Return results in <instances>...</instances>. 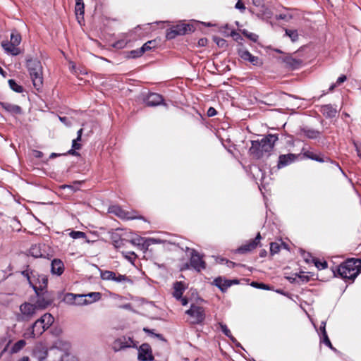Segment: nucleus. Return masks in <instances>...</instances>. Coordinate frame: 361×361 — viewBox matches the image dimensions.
Wrapping results in <instances>:
<instances>
[{"label": "nucleus", "instance_id": "nucleus-1", "mask_svg": "<svg viewBox=\"0 0 361 361\" xmlns=\"http://www.w3.org/2000/svg\"><path fill=\"white\" fill-rule=\"evenodd\" d=\"M277 140V135L272 134L267 135L260 140H252L249 152L254 158L257 159L264 156H269Z\"/></svg>", "mask_w": 361, "mask_h": 361}, {"label": "nucleus", "instance_id": "nucleus-2", "mask_svg": "<svg viewBox=\"0 0 361 361\" xmlns=\"http://www.w3.org/2000/svg\"><path fill=\"white\" fill-rule=\"evenodd\" d=\"M336 271L342 279L354 281L361 271V260L355 258L348 259L336 268Z\"/></svg>", "mask_w": 361, "mask_h": 361}, {"label": "nucleus", "instance_id": "nucleus-3", "mask_svg": "<svg viewBox=\"0 0 361 361\" xmlns=\"http://www.w3.org/2000/svg\"><path fill=\"white\" fill-rule=\"evenodd\" d=\"M26 67L32 80L34 87L39 90L43 84L42 66L39 60L30 56L26 58Z\"/></svg>", "mask_w": 361, "mask_h": 361}, {"label": "nucleus", "instance_id": "nucleus-4", "mask_svg": "<svg viewBox=\"0 0 361 361\" xmlns=\"http://www.w3.org/2000/svg\"><path fill=\"white\" fill-rule=\"evenodd\" d=\"M54 319L49 313L44 314L32 325L31 337L35 338L41 336L53 324Z\"/></svg>", "mask_w": 361, "mask_h": 361}, {"label": "nucleus", "instance_id": "nucleus-5", "mask_svg": "<svg viewBox=\"0 0 361 361\" xmlns=\"http://www.w3.org/2000/svg\"><path fill=\"white\" fill-rule=\"evenodd\" d=\"M50 304L48 301L44 300L38 299L37 305H33L29 302H24L20 306V320L22 321H30L36 314L37 307L46 308Z\"/></svg>", "mask_w": 361, "mask_h": 361}, {"label": "nucleus", "instance_id": "nucleus-6", "mask_svg": "<svg viewBox=\"0 0 361 361\" xmlns=\"http://www.w3.org/2000/svg\"><path fill=\"white\" fill-rule=\"evenodd\" d=\"M22 275L27 279L29 284L33 288L37 293H38L37 290H42L47 287L48 281L44 276H40L29 269L23 271Z\"/></svg>", "mask_w": 361, "mask_h": 361}, {"label": "nucleus", "instance_id": "nucleus-7", "mask_svg": "<svg viewBox=\"0 0 361 361\" xmlns=\"http://www.w3.org/2000/svg\"><path fill=\"white\" fill-rule=\"evenodd\" d=\"M185 314L188 315V321L191 324H202L206 317L204 308L195 304H192Z\"/></svg>", "mask_w": 361, "mask_h": 361}, {"label": "nucleus", "instance_id": "nucleus-8", "mask_svg": "<svg viewBox=\"0 0 361 361\" xmlns=\"http://www.w3.org/2000/svg\"><path fill=\"white\" fill-rule=\"evenodd\" d=\"M185 251L190 252V264L185 265L186 269H189L190 266L198 272L206 269V262L203 260V256L196 250L187 247Z\"/></svg>", "mask_w": 361, "mask_h": 361}, {"label": "nucleus", "instance_id": "nucleus-9", "mask_svg": "<svg viewBox=\"0 0 361 361\" xmlns=\"http://www.w3.org/2000/svg\"><path fill=\"white\" fill-rule=\"evenodd\" d=\"M188 30H190V26L188 24H177L166 30V37L168 39H172L178 35H185Z\"/></svg>", "mask_w": 361, "mask_h": 361}, {"label": "nucleus", "instance_id": "nucleus-10", "mask_svg": "<svg viewBox=\"0 0 361 361\" xmlns=\"http://www.w3.org/2000/svg\"><path fill=\"white\" fill-rule=\"evenodd\" d=\"M261 238L260 233H258L255 239L250 240L245 244L239 247L236 250V252L240 254H245L255 250L259 245Z\"/></svg>", "mask_w": 361, "mask_h": 361}, {"label": "nucleus", "instance_id": "nucleus-11", "mask_svg": "<svg viewBox=\"0 0 361 361\" xmlns=\"http://www.w3.org/2000/svg\"><path fill=\"white\" fill-rule=\"evenodd\" d=\"M137 358L141 361H152L154 360L151 346L148 343H143L140 346Z\"/></svg>", "mask_w": 361, "mask_h": 361}, {"label": "nucleus", "instance_id": "nucleus-12", "mask_svg": "<svg viewBox=\"0 0 361 361\" xmlns=\"http://www.w3.org/2000/svg\"><path fill=\"white\" fill-rule=\"evenodd\" d=\"M145 104L148 106H156L163 103V97L158 93L149 94L144 100Z\"/></svg>", "mask_w": 361, "mask_h": 361}, {"label": "nucleus", "instance_id": "nucleus-13", "mask_svg": "<svg viewBox=\"0 0 361 361\" xmlns=\"http://www.w3.org/2000/svg\"><path fill=\"white\" fill-rule=\"evenodd\" d=\"M297 155L291 153L280 155L277 164L278 168L281 169L290 164L295 161V160L297 159Z\"/></svg>", "mask_w": 361, "mask_h": 361}, {"label": "nucleus", "instance_id": "nucleus-14", "mask_svg": "<svg viewBox=\"0 0 361 361\" xmlns=\"http://www.w3.org/2000/svg\"><path fill=\"white\" fill-rule=\"evenodd\" d=\"M66 300L70 301L76 305H82L88 304L85 295H77L73 293H68L66 295Z\"/></svg>", "mask_w": 361, "mask_h": 361}, {"label": "nucleus", "instance_id": "nucleus-15", "mask_svg": "<svg viewBox=\"0 0 361 361\" xmlns=\"http://www.w3.org/2000/svg\"><path fill=\"white\" fill-rule=\"evenodd\" d=\"M1 47L6 54L11 56H17L21 53V50L18 46L13 44L7 40L1 42Z\"/></svg>", "mask_w": 361, "mask_h": 361}, {"label": "nucleus", "instance_id": "nucleus-16", "mask_svg": "<svg viewBox=\"0 0 361 361\" xmlns=\"http://www.w3.org/2000/svg\"><path fill=\"white\" fill-rule=\"evenodd\" d=\"M0 106L7 112L12 115H20L23 113L22 108L9 102H0Z\"/></svg>", "mask_w": 361, "mask_h": 361}, {"label": "nucleus", "instance_id": "nucleus-17", "mask_svg": "<svg viewBox=\"0 0 361 361\" xmlns=\"http://www.w3.org/2000/svg\"><path fill=\"white\" fill-rule=\"evenodd\" d=\"M281 60L283 63H286V66L287 68L292 70H295L300 68L302 64L301 60L295 59L292 57L290 55H287L281 58Z\"/></svg>", "mask_w": 361, "mask_h": 361}, {"label": "nucleus", "instance_id": "nucleus-18", "mask_svg": "<svg viewBox=\"0 0 361 361\" xmlns=\"http://www.w3.org/2000/svg\"><path fill=\"white\" fill-rule=\"evenodd\" d=\"M214 283L216 286L222 292L226 291V290L234 283H238L236 280H226L223 279L221 277H218L214 279Z\"/></svg>", "mask_w": 361, "mask_h": 361}, {"label": "nucleus", "instance_id": "nucleus-19", "mask_svg": "<svg viewBox=\"0 0 361 361\" xmlns=\"http://www.w3.org/2000/svg\"><path fill=\"white\" fill-rule=\"evenodd\" d=\"M109 212L111 213L114 214L116 216L119 217L121 219H126V220H133V217L130 216L127 212V211L123 209L119 206H112L109 208Z\"/></svg>", "mask_w": 361, "mask_h": 361}, {"label": "nucleus", "instance_id": "nucleus-20", "mask_svg": "<svg viewBox=\"0 0 361 361\" xmlns=\"http://www.w3.org/2000/svg\"><path fill=\"white\" fill-rule=\"evenodd\" d=\"M51 273L53 274H56L57 276H61L64 271V264L63 262L59 259H54L51 262Z\"/></svg>", "mask_w": 361, "mask_h": 361}, {"label": "nucleus", "instance_id": "nucleus-21", "mask_svg": "<svg viewBox=\"0 0 361 361\" xmlns=\"http://www.w3.org/2000/svg\"><path fill=\"white\" fill-rule=\"evenodd\" d=\"M156 240L153 238L145 239L141 237H137L131 240V243L133 245H136L137 246L141 247V249L147 250L148 247L151 245L152 243L155 242Z\"/></svg>", "mask_w": 361, "mask_h": 361}, {"label": "nucleus", "instance_id": "nucleus-22", "mask_svg": "<svg viewBox=\"0 0 361 361\" xmlns=\"http://www.w3.org/2000/svg\"><path fill=\"white\" fill-rule=\"evenodd\" d=\"M322 114L328 118H334L337 114L336 109L331 104H326L321 106Z\"/></svg>", "mask_w": 361, "mask_h": 361}, {"label": "nucleus", "instance_id": "nucleus-23", "mask_svg": "<svg viewBox=\"0 0 361 361\" xmlns=\"http://www.w3.org/2000/svg\"><path fill=\"white\" fill-rule=\"evenodd\" d=\"M173 296L177 300H180L185 290V286L183 282L177 281L173 284Z\"/></svg>", "mask_w": 361, "mask_h": 361}, {"label": "nucleus", "instance_id": "nucleus-24", "mask_svg": "<svg viewBox=\"0 0 361 361\" xmlns=\"http://www.w3.org/2000/svg\"><path fill=\"white\" fill-rule=\"evenodd\" d=\"M34 355L39 360H44L48 355L47 350L43 346H37L33 351Z\"/></svg>", "mask_w": 361, "mask_h": 361}, {"label": "nucleus", "instance_id": "nucleus-25", "mask_svg": "<svg viewBox=\"0 0 361 361\" xmlns=\"http://www.w3.org/2000/svg\"><path fill=\"white\" fill-rule=\"evenodd\" d=\"M302 133L309 139H316L319 137L321 133L319 130L310 128H303L301 130Z\"/></svg>", "mask_w": 361, "mask_h": 361}, {"label": "nucleus", "instance_id": "nucleus-26", "mask_svg": "<svg viewBox=\"0 0 361 361\" xmlns=\"http://www.w3.org/2000/svg\"><path fill=\"white\" fill-rule=\"evenodd\" d=\"M303 155H304V157H305L308 159L315 160L319 162H324L328 159L327 157H324V156H322L321 154L314 153L313 152H311V151L305 152L303 153Z\"/></svg>", "mask_w": 361, "mask_h": 361}, {"label": "nucleus", "instance_id": "nucleus-27", "mask_svg": "<svg viewBox=\"0 0 361 361\" xmlns=\"http://www.w3.org/2000/svg\"><path fill=\"white\" fill-rule=\"evenodd\" d=\"M118 340L120 341V343L122 345L123 349L126 348L136 346L135 343H134L133 338L130 337H123L121 338H118Z\"/></svg>", "mask_w": 361, "mask_h": 361}, {"label": "nucleus", "instance_id": "nucleus-28", "mask_svg": "<svg viewBox=\"0 0 361 361\" xmlns=\"http://www.w3.org/2000/svg\"><path fill=\"white\" fill-rule=\"evenodd\" d=\"M29 253L31 256L37 258L42 257L43 254L41 251L40 246L39 245H32L29 250Z\"/></svg>", "mask_w": 361, "mask_h": 361}, {"label": "nucleus", "instance_id": "nucleus-29", "mask_svg": "<svg viewBox=\"0 0 361 361\" xmlns=\"http://www.w3.org/2000/svg\"><path fill=\"white\" fill-rule=\"evenodd\" d=\"M26 345V342L25 340H19L16 343L13 344L11 349V353H17L20 350H21Z\"/></svg>", "mask_w": 361, "mask_h": 361}, {"label": "nucleus", "instance_id": "nucleus-30", "mask_svg": "<svg viewBox=\"0 0 361 361\" xmlns=\"http://www.w3.org/2000/svg\"><path fill=\"white\" fill-rule=\"evenodd\" d=\"M116 273L112 271L105 270V271H100V276L102 280L106 281H113L114 279Z\"/></svg>", "mask_w": 361, "mask_h": 361}, {"label": "nucleus", "instance_id": "nucleus-31", "mask_svg": "<svg viewBox=\"0 0 361 361\" xmlns=\"http://www.w3.org/2000/svg\"><path fill=\"white\" fill-rule=\"evenodd\" d=\"M85 298H88V304L98 301L101 298V293L99 292H92L85 295Z\"/></svg>", "mask_w": 361, "mask_h": 361}, {"label": "nucleus", "instance_id": "nucleus-32", "mask_svg": "<svg viewBox=\"0 0 361 361\" xmlns=\"http://www.w3.org/2000/svg\"><path fill=\"white\" fill-rule=\"evenodd\" d=\"M9 42L18 47L21 42V36L20 33L16 31L12 32L11 35V40Z\"/></svg>", "mask_w": 361, "mask_h": 361}, {"label": "nucleus", "instance_id": "nucleus-33", "mask_svg": "<svg viewBox=\"0 0 361 361\" xmlns=\"http://www.w3.org/2000/svg\"><path fill=\"white\" fill-rule=\"evenodd\" d=\"M8 85L11 89L18 93H21L23 91V87L18 85L14 80H8Z\"/></svg>", "mask_w": 361, "mask_h": 361}, {"label": "nucleus", "instance_id": "nucleus-34", "mask_svg": "<svg viewBox=\"0 0 361 361\" xmlns=\"http://www.w3.org/2000/svg\"><path fill=\"white\" fill-rule=\"evenodd\" d=\"M143 54H144V52H143L142 48L140 47V49H137L131 50V51H128L127 53V57L135 59V58L140 57Z\"/></svg>", "mask_w": 361, "mask_h": 361}, {"label": "nucleus", "instance_id": "nucleus-35", "mask_svg": "<svg viewBox=\"0 0 361 361\" xmlns=\"http://www.w3.org/2000/svg\"><path fill=\"white\" fill-rule=\"evenodd\" d=\"M113 281H114L117 283H125V282L132 283V281L130 279H128V277H127L126 275H122L120 274H116Z\"/></svg>", "mask_w": 361, "mask_h": 361}, {"label": "nucleus", "instance_id": "nucleus-36", "mask_svg": "<svg viewBox=\"0 0 361 361\" xmlns=\"http://www.w3.org/2000/svg\"><path fill=\"white\" fill-rule=\"evenodd\" d=\"M241 32L244 36H245L252 42H256L258 40L259 37L257 35L252 32H250L247 30H243Z\"/></svg>", "mask_w": 361, "mask_h": 361}, {"label": "nucleus", "instance_id": "nucleus-37", "mask_svg": "<svg viewBox=\"0 0 361 361\" xmlns=\"http://www.w3.org/2000/svg\"><path fill=\"white\" fill-rule=\"evenodd\" d=\"M286 35L288 36L293 42H295L298 39V34L296 30L286 29Z\"/></svg>", "mask_w": 361, "mask_h": 361}, {"label": "nucleus", "instance_id": "nucleus-38", "mask_svg": "<svg viewBox=\"0 0 361 361\" xmlns=\"http://www.w3.org/2000/svg\"><path fill=\"white\" fill-rule=\"evenodd\" d=\"M69 235L73 239L86 238V234L82 231H73L69 233Z\"/></svg>", "mask_w": 361, "mask_h": 361}, {"label": "nucleus", "instance_id": "nucleus-39", "mask_svg": "<svg viewBox=\"0 0 361 361\" xmlns=\"http://www.w3.org/2000/svg\"><path fill=\"white\" fill-rule=\"evenodd\" d=\"M322 341L323 343L326 345L328 347H329L331 349H334V348L333 347L329 337H328V335H327V333L326 331V329H324V332H322Z\"/></svg>", "mask_w": 361, "mask_h": 361}, {"label": "nucleus", "instance_id": "nucleus-40", "mask_svg": "<svg viewBox=\"0 0 361 361\" xmlns=\"http://www.w3.org/2000/svg\"><path fill=\"white\" fill-rule=\"evenodd\" d=\"M75 14L76 16H81L82 18L83 17V15H84V11H85V5L84 4H75Z\"/></svg>", "mask_w": 361, "mask_h": 361}, {"label": "nucleus", "instance_id": "nucleus-41", "mask_svg": "<svg viewBox=\"0 0 361 361\" xmlns=\"http://www.w3.org/2000/svg\"><path fill=\"white\" fill-rule=\"evenodd\" d=\"M219 326L221 328V331L228 338H230L231 339H233V337L232 336V334L231 332V331L228 329V328L227 327V326L221 322H220L219 324Z\"/></svg>", "mask_w": 361, "mask_h": 361}, {"label": "nucleus", "instance_id": "nucleus-42", "mask_svg": "<svg viewBox=\"0 0 361 361\" xmlns=\"http://www.w3.org/2000/svg\"><path fill=\"white\" fill-rule=\"evenodd\" d=\"M238 54L245 61H248L251 56V53L245 49H239Z\"/></svg>", "mask_w": 361, "mask_h": 361}, {"label": "nucleus", "instance_id": "nucleus-43", "mask_svg": "<svg viewBox=\"0 0 361 361\" xmlns=\"http://www.w3.org/2000/svg\"><path fill=\"white\" fill-rule=\"evenodd\" d=\"M280 250V245L277 243H271L270 244V252L271 255L276 254Z\"/></svg>", "mask_w": 361, "mask_h": 361}, {"label": "nucleus", "instance_id": "nucleus-44", "mask_svg": "<svg viewBox=\"0 0 361 361\" xmlns=\"http://www.w3.org/2000/svg\"><path fill=\"white\" fill-rule=\"evenodd\" d=\"M154 47V41H148L146 43H145L142 47H141L143 52L145 53L147 51L151 50L152 47Z\"/></svg>", "mask_w": 361, "mask_h": 361}, {"label": "nucleus", "instance_id": "nucleus-45", "mask_svg": "<svg viewBox=\"0 0 361 361\" xmlns=\"http://www.w3.org/2000/svg\"><path fill=\"white\" fill-rule=\"evenodd\" d=\"M127 44V42L126 40H118L113 44V47L116 49H123Z\"/></svg>", "mask_w": 361, "mask_h": 361}, {"label": "nucleus", "instance_id": "nucleus-46", "mask_svg": "<svg viewBox=\"0 0 361 361\" xmlns=\"http://www.w3.org/2000/svg\"><path fill=\"white\" fill-rule=\"evenodd\" d=\"M128 214H129L128 215L131 217H133V219H142L144 220V217L141 215H139L138 214V212L137 211H135V210H131V211H127Z\"/></svg>", "mask_w": 361, "mask_h": 361}, {"label": "nucleus", "instance_id": "nucleus-47", "mask_svg": "<svg viewBox=\"0 0 361 361\" xmlns=\"http://www.w3.org/2000/svg\"><path fill=\"white\" fill-rule=\"evenodd\" d=\"M252 286L255 288H261V289H264V290H270L271 289L268 285H267L265 283H262L252 282Z\"/></svg>", "mask_w": 361, "mask_h": 361}, {"label": "nucleus", "instance_id": "nucleus-48", "mask_svg": "<svg viewBox=\"0 0 361 361\" xmlns=\"http://www.w3.org/2000/svg\"><path fill=\"white\" fill-rule=\"evenodd\" d=\"M314 264L319 269H324L327 267V262L326 261L321 262L317 259L314 262Z\"/></svg>", "mask_w": 361, "mask_h": 361}, {"label": "nucleus", "instance_id": "nucleus-49", "mask_svg": "<svg viewBox=\"0 0 361 361\" xmlns=\"http://www.w3.org/2000/svg\"><path fill=\"white\" fill-rule=\"evenodd\" d=\"M214 41L220 47H223L224 45L226 44V41L225 39L217 37H214Z\"/></svg>", "mask_w": 361, "mask_h": 361}, {"label": "nucleus", "instance_id": "nucleus-50", "mask_svg": "<svg viewBox=\"0 0 361 361\" xmlns=\"http://www.w3.org/2000/svg\"><path fill=\"white\" fill-rule=\"evenodd\" d=\"M113 349L114 351H118L123 349L122 345L120 343V341L116 339L113 343Z\"/></svg>", "mask_w": 361, "mask_h": 361}, {"label": "nucleus", "instance_id": "nucleus-51", "mask_svg": "<svg viewBox=\"0 0 361 361\" xmlns=\"http://www.w3.org/2000/svg\"><path fill=\"white\" fill-rule=\"evenodd\" d=\"M231 36H232L235 41L239 42L243 39L242 36L235 30L231 31Z\"/></svg>", "mask_w": 361, "mask_h": 361}, {"label": "nucleus", "instance_id": "nucleus-52", "mask_svg": "<svg viewBox=\"0 0 361 361\" xmlns=\"http://www.w3.org/2000/svg\"><path fill=\"white\" fill-rule=\"evenodd\" d=\"M300 281L302 283H307L310 281V276L305 275L304 274H300L296 275Z\"/></svg>", "mask_w": 361, "mask_h": 361}, {"label": "nucleus", "instance_id": "nucleus-53", "mask_svg": "<svg viewBox=\"0 0 361 361\" xmlns=\"http://www.w3.org/2000/svg\"><path fill=\"white\" fill-rule=\"evenodd\" d=\"M81 140H78V138L74 139L72 142V147L74 149H80L82 147L81 144L79 143Z\"/></svg>", "mask_w": 361, "mask_h": 361}, {"label": "nucleus", "instance_id": "nucleus-54", "mask_svg": "<svg viewBox=\"0 0 361 361\" xmlns=\"http://www.w3.org/2000/svg\"><path fill=\"white\" fill-rule=\"evenodd\" d=\"M235 8L240 10L241 12H243L245 10V6L241 0L238 1L235 4Z\"/></svg>", "mask_w": 361, "mask_h": 361}, {"label": "nucleus", "instance_id": "nucleus-55", "mask_svg": "<svg viewBox=\"0 0 361 361\" xmlns=\"http://www.w3.org/2000/svg\"><path fill=\"white\" fill-rule=\"evenodd\" d=\"M357 156L361 159V144L353 142Z\"/></svg>", "mask_w": 361, "mask_h": 361}, {"label": "nucleus", "instance_id": "nucleus-56", "mask_svg": "<svg viewBox=\"0 0 361 361\" xmlns=\"http://www.w3.org/2000/svg\"><path fill=\"white\" fill-rule=\"evenodd\" d=\"M248 61L252 63L253 65H257L259 61V59L257 56H255L251 54L250 59H248Z\"/></svg>", "mask_w": 361, "mask_h": 361}, {"label": "nucleus", "instance_id": "nucleus-57", "mask_svg": "<svg viewBox=\"0 0 361 361\" xmlns=\"http://www.w3.org/2000/svg\"><path fill=\"white\" fill-rule=\"evenodd\" d=\"M252 4L257 7L264 8V0H252Z\"/></svg>", "mask_w": 361, "mask_h": 361}, {"label": "nucleus", "instance_id": "nucleus-58", "mask_svg": "<svg viewBox=\"0 0 361 361\" xmlns=\"http://www.w3.org/2000/svg\"><path fill=\"white\" fill-rule=\"evenodd\" d=\"M216 114H217V111L214 107H209L208 109L207 113V114L209 117L214 116L215 115H216Z\"/></svg>", "mask_w": 361, "mask_h": 361}, {"label": "nucleus", "instance_id": "nucleus-59", "mask_svg": "<svg viewBox=\"0 0 361 361\" xmlns=\"http://www.w3.org/2000/svg\"><path fill=\"white\" fill-rule=\"evenodd\" d=\"M143 331L147 332V333H148V334H149L154 335V336H156V337H157V338H159L160 339L163 338H162V335L159 334H154V333H153L152 330H150V329H149L147 328H144Z\"/></svg>", "mask_w": 361, "mask_h": 361}, {"label": "nucleus", "instance_id": "nucleus-60", "mask_svg": "<svg viewBox=\"0 0 361 361\" xmlns=\"http://www.w3.org/2000/svg\"><path fill=\"white\" fill-rule=\"evenodd\" d=\"M347 80V77L345 75H342L338 77L336 80V84L339 86Z\"/></svg>", "mask_w": 361, "mask_h": 361}, {"label": "nucleus", "instance_id": "nucleus-61", "mask_svg": "<svg viewBox=\"0 0 361 361\" xmlns=\"http://www.w3.org/2000/svg\"><path fill=\"white\" fill-rule=\"evenodd\" d=\"M128 254L130 255L129 256H125L126 258H128L130 261H133L134 259H135V258L137 257V255H135V253L134 252H128Z\"/></svg>", "mask_w": 361, "mask_h": 361}, {"label": "nucleus", "instance_id": "nucleus-62", "mask_svg": "<svg viewBox=\"0 0 361 361\" xmlns=\"http://www.w3.org/2000/svg\"><path fill=\"white\" fill-rule=\"evenodd\" d=\"M207 39L206 38H201L198 40V45L201 47H204L207 44Z\"/></svg>", "mask_w": 361, "mask_h": 361}, {"label": "nucleus", "instance_id": "nucleus-63", "mask_svg": "<svg viewBox=\"0 0 361 361\" xmlns=\"http://www.w3.org/2000/svg\"><path fill=\"white\" fill-rule=\"evenodd\" d=\"M77 149H74L73 147L71 149H70L68 152V154H71V155H74V156H78L79 155L78 152H76Z\"/></svg>", "mask_w": 361, "mask_h": 361}, {"label": "nucleus", "instance_id": "nucleus-64", "mask_svg": "<svg viewBox=\"0 0 361 361\" xmlns=\"http://www.w3.org/2000/svg\"><path fill=\"white\" fill-rule=\"evenodd\" d=\"M83 129L80 128L77 133L78 140H81Z\"/></svg>", "mask_w": 361, "mask_h": 361}]
</instances>
